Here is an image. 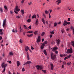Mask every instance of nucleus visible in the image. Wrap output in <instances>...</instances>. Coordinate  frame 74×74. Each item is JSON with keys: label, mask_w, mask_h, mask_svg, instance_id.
<instances>
[{"label": "nucleus", "mask_w": 74, "mask_h": 74, "mask_svg": "<svg viewBox=\"0 0 74 74\" xmlns=\"http://www.w3.org/2000/svg\"><path fill=\"white\" fill-rule=\"evenodd\" d=\"M63 25L64 26H65L67 25V21H64V23H63Z\"/></svg>", "instance_id": "nucleus-14"}, {"label": "nucleus", "mask_w": 74, "mask_h": 74, "mask_svg": "<svg viewBox=\"0 0 74 74\" xmlns=\"http://www.w3.org/2000/svg\"><path fill=\"white\" fill-rule=\"evenodd\" d=\"M43 16H44V17L45 18H47L46 17V16L45 15V14H43Z\"/></svg>", "instance_id": "nucleus-46"}, {"label": "nucleus", "mask_w": 74, "mask_h": 74, "mask_svg": "<svg viewBox=\"0 0 74 74\" xmlns=\"http://www.w3.org/2000/svg\"><path fill=\"white\" fill-rule=\"evenodd\" d=\"M52 34H51L50 35V38H52Z\"/></svg>", "instance_id": "nucleus-56"}, {"label": "nucleus", "mask_w": 74, "mask_h": 74, "mask_svg": "<svg viewBox=\"0 0 74 74\" xmlns=\"http://www.w3.org/2000/svg\"><path fill=\"white\" fill-rule=\"evenodd\" d=\"M32 27V26L31 25H30L29 27H28V29H31V28Z\"/></svg>", "instance_id": "nucleus-48"}, {"label": "nucleus", "mask_w": 74, "mask_h": 74, "mask_svg": "<svg viewBox=\"0 0 74 74\" xmlns=\"http://www.w3.org/2000/svg\"><path fill=\"white\" fill-rule=\"evenodd\" d=\"M6 23H3V27H4V26H5V25H6Z\"/></svg>", "instance_id": "nucleus-32"}, {"label": "nucleus", "mask_w": 74, "mask_h": 74, "mask_svg": "<svg viewBox=\"0 0 74 74\" xmlns=\"http://www.w3.org/2000/svg\"><path fill=\"white\" fill-rule=\"evenodd\" d=\"M17 66H19V65H20V62H19L18 61H17Z\"/></svg>", "instance_id": "nucleus-20"}, {"label": "nucleus", "mask_w": 74, "mask_h": 74, "mask_svg": "<svg viewBox=\"0 0 74 74\" xmlns=\"http://www.w3.org/2000/svg\"><path fill=\"white\" fill-rule=\"evenodd\" d=\"M35 24L36 25H38V19H36V22L35 23Z\"/></svg>", "instance_id": "nucleus-12"}, {"label": "nucleus", "mask_w": 74, "mask_h": 74, "mask_svg": "<svg viewBox=\"0 0 74 74\" xmlns=\"http://www.w3.org/2000/svg\"><path fill=\"white\" fill-rule=\"evenodd\" d=\"M56 43L58 45H59V44H60V40L59 39L57 40Z\"/></svg>", "instance_id": "nucleus-10"}, {"label": "nucleus", "mask_w": 74, "mask_h": 74, "mask_svg": "<svg viewBox=\"0 0 74 74\" xmlns=\"http://www.w3.org/2000/svg\"><path fill=\"white\" fill-rule=\"evenodd\" d=\"M68 59V58L67 57H65L64 60H66V59Z\"/></svg>", "instance_id": "nucleus-52"}, {"label": "nucleus", "mask_w": 74, "mask_h": 74, "mask_svg": "<svg viewBox=\"0 0 74 74\" xmlns=\"http://www.w3.org/2000/svg\"><path fill=\"white\" fill-rule=\"evenodd\" d=\"M67 65H68L69 66H70V64H71V62H68L67 63Z\"/></svg>", "instance_id": "nucleus-39"}, {"label": "nucleus", "mask_w": 74, "mask_h": 74, "mask_svg": "<svg viewBox=\"0 0 74 74\" xmlns=\"http://www.w3.org/2000/svg\"><path fill=\"white\" fill-rule=\"evenodd\" d=\"M66 23L67 25H70V23L69 22H67V21H66Z\"/></svg>", "instance_id": "nucleus-44"}, {"label": "nucleus", "mask_w": 74, "mask_h": 74, "mask_svg": "<svg viewBox=\"0 0 74 74\" xmlns=\"http://www.w3.org/2000/svg\"><path fill=\"white\" fill-rule=\"evenodd\" d=\"M73 53V50L72 48L71 47L70 49H68L67 50L66 53Z\"/></svg>", "instance_id": "nucleus-5"}, {"label": "nucleus", "mask_w": 74, "mask_h": 74, "mask_svg": "<svg viewBox=\"0 0 74 74\" xmlns=\"http://www.w3.org/2000/svg\"><path fill=\"white\" fill-rule=\"evenodd\" d=\"M19 30L20 32H22V27L21 26H20Z\"/></svg>", "instance_id": "nucleus-23"}, {"label": "nucleus", "mask_w": 74, "mask_h": 74, "mask_svg": "<svg viewBox=\"0 0 74 74\" xmlns=\"http://www.w3.org/2000/svg\"><path fill=\"white\" fill-rule=\"evenodd\" d=\"M68 58H70L71 57V55H70L67 56Z\"/></svg>", "instance_id": "nucleus-51"}, {"label": "nucleus", "mask_w": 74, "mask_h": 74, "mask_svg": "<svg viewBox=\"0 0 74 74\" xmlns=\"http://www.w3.org/2000/svg\"><path fill=\"white\" fill-rule=\"evenodd\" d=\"M30 63H32L31 61H27V62L23 64V66L27 65V64H30Z\"/></svg>", "instance_id": "nucleus-8"}, {"label": "nucleus", "mask_w": 74, "mask_h": 74, "mask_svg": "<svg viewBox=\"0 0 74 74\" xmlns=\"http://www.w3.org/2000/svg\"><path fill=\"white\" fill-rule=\"evenodd\" d=\"M36 68L37 70H42V66H40L38 65L36 66Z\"/></svg>", "instance_id": "nucleus-7"}, {"label": "nucleus", "mask_w": 74, "mask_h": 74, "mask_svg": "<svg viewBox=\"0 0 74 74\" xmlns=\"http://www.w3.org/2000/svg\"><path fill=\"white\" fill-rule=\"evenodd\" d=\"M49 18H51V16L50 15V14H49Z\"/></svg>", "instance_id": "nucleus-62"}, {"label": "nucleus", "mask_w": 74, "mask_h": 74, "mask_svg": "<svg viewBox=\"0 0 74 74\" xmlns=\"http://www.w3.org/2000/svg\"><path fill=\"white\" fill-rule=\"evenodd\" d=\"M40 42V36H39L38 37L37 40L36 41V42Z\"/></svg>", "instance_id": "nucleus-9"}, {"label": "nucleus", "mask_w": 74, "mask_h": 74, "mask_svg": "<svg viewBox=\"0 0 74 74\" xmlns=\"http://www.w3.org/2000/svg\"><path fill=\"white\" fill-rule=\"evenodd\" d=\"M68 21H70V18H68Z\"/></svg>", "instance_id": "nucleus-60"}, {"label": "nucleus", "mask_w": 74, "mask_h": 74, "mask_svg": "<svg viewBox=\"0 0 74 74\" xmlns=\"http://www.w3.org/2000/svg\"><path fill=\"white\" fill-rule=\"evenodd\" d=\"M38 33V31H36L34 32V34H35V35H37V34Z\"/></svg>", "instance_id": "nucleus-19"}, {"label": "nucleus", "mask_w": 74, "mask_h": 74, "mask_svg": "<svg viewBox=\"0 0 74 74\" xmlns=\"http://www.w3.org/2000/svg\"><path fill=\"white\" fill-rule=\"evenodd\" d=\"M25 0H22L21 1V3L22 4H23V3H24V2L25 1Z\"/></svg>", "instance_id": "nucleus-40"}, {"label": "nucleus", "mask_w": 74, "mask_h": 74, "mask_svg": "<svg viewBox=\"0 0 74 74\" xmlns=\"http://www.w3.org/2000/svg\"><path fill=\"white\" fill-rule=\"evenodd\" d=\"M50 65L51 67V70H53V64H51Z\"/></svg>", "instance_id": "nucleus-15"}, {"label": "nucleus", "mask_w": 74, "mask_h": 74, "mask_svg": "<svg viewBox=\"0 0 74 74\" xmlns=\"http://www.w3.org/2000/svg\"><path fill=\"white\" fill-rule=\"evenodd\" d=\"M51 58L52 60H55L56 58V55H54L53 53H51Z\"/></svg>", "instance_id": "nucleus-2"}, {"label": "nucleus", "mask_w": 74, "mask_h": 74, "mask_svg": "<svg viewBox=\"0 0 74 74\" xmlns=\"http://www.w3.org/2000/svg\"><path fill=\"white\" fill-rule=\"evenodd\" d=\"M61 3V1H58V2L57 3V4L58 5H59V4H60V3Z\"/></svg>", "instance_id": "nucleus-43"}, {"label": "nucleus", "mask_w": 74, "mask_h": 74, "mask_svg": "<svg viewBox=\"0 0 74 74\" xmlns=\"http://www.w3.org/2000/svg\"><path fill=\"white\" fill-rule=\"evenodd\" d=\"M58 49V47H55L53 48L52 49V51H53L54 52H55V53L56 54H58V51H56V50H57Z\"/></svg>", "instance_id": "nucleus-6"}, {"label": "nucleus", "mask_w": 74, "mask_h": 74, "mask_svg": "<svg viewBox=\"0 0 74 74\" xmlns=\"http://www.w3.org/2000/svg\"><path fill=\"white\" fill-rule=\"evenodd\" d=\"M29 49V48L28 46L26 47L25 48V50L26 51V52H27L28 51V50Z\"/></svg>", "instance_id": "nucleus-11"}, {"label": "nucleus", "mask_w": 74, "mask_h": 74, "mask_svg": "<svg viewBox=\"0 0 74 74\" xmlns=\"http://www.w3.org/2000/svg\"><path fill=\"white\" fill-rule=\"evenodd\" d=\"M62 0H58L56 1V3H58V1H61Z\"/></svg>", "instance_id": "nucleus-59"}, {"label": "nucleus", "mask_w": 74, "mask_h": 74, "mask_svg": "<svg viewBox=\"0 0 74 74\" xmlns=\"http://www.w3.org/2000/svg\"><path fill=\"white\" fill-rule=\"evenodd\" d=\"M2 40V37L1 36H0V40Z\"/></svg>", "instance_id": "nucleus-63"}, {"label": "nucleus", "mask_w": 74, "mask_h": 74, "mask_svg": "<svg viewBox=\"0 0 74 74\" xmlns=\"http://www.w3.org/2000/svg\"><path fill=\"white\" fill-rule=\"evenodd\" d=\"M19 42H21V43H22L23 42V41L22 40L20 39L19 40Z\"/></svg>", "instance_id": "nucleus-36"}, {"label": "nucleus", "mask_w": 74, "mask_h": 74, "mask_svg": "<svg viewBox=\"0 0 74 74\" xmlns=\"http://www.w3.org/2000/svg\"><path fill=\"white\" fill-rule=\"evenodd\" d=\"M0 11L1 12H3V8H0Z\"/></svg>", "instance_id": "nucleus-26"}, {"label": "nucleus", "mask_w": 74, "mask_h": 74, "mask_svg": "<svg viewBox=\"0 0 74 74\" xmlns=\"http://www.w3.org/2000/svg\"><path fill=\"white\" fill-rule=\"evenodd\" d=\"M0 34L2 35L3 34V32H0Z\"/></svg>", "instance_id": "nucleus-58"}, {"label": "nucleus", "mask_w": 74, "mask_h": 74, "mask_svg": "<svg viewBox=\"0 0 74 74\" xmlns=\"http://www.w3.org/2000/svg\"><path fill=\"white\" fill-rule=\"evenodd\" d=\"M42 71H43V72H44V73H46V70H42Z\"/></svg>", "instance_id": "nucleus-37"}, {"label": "nucleus", "mask_w": 74, "mask_h": 74, "mask_svg": "<svg viewBox=\"0 0 74 74\" xmlns=\"http://www.w3.org/2000/svg\"><path fill=\"white\" fill-rule=\"evenodd\" d=\"M61 22L60 21L58 23V25H60V24H61Z\"/></svg>", "instance_id": "nucleus-54"}, {"label": "nucleus", "mask_w": 74, "mask_h": 74, "mask_svg": "<svg viewBox=\"0 0 74 74\" xmlns=\"http://www.w3.org/2000/svg\"><path fill=\"white\" fill-rule=\"evenodd\" d=\"M62 68H64V65H62Z\"/></svg>", "instance_id": "nucleus-57"}, {"label": "nucleus", "mask_w": 74, "mask_h": 74, "mask_svg": "<svg viewBox=\"0 0 74 74\" xmlns=\"http://www.w3.org/2000/svg\"><path fill=\"white\" fill-rule=\"evenodd\" d=\"M33 34H30V35H27V36L28 37H32V36H33Z\"/></svg>", "instance_id": "nucleus-25"}, {"label": "nucleus", "mask_w": 74, "mask_h": 74, "mask_svg": "<svg viewBox=\"0 0 74 74\" xmlns=\"http://www.w3.org/2000/svg\"><path fill=\"white\" fill-rule=\"evenodd\" d=\"M4 8L6 10H7V6H4Z\"/></svg>", "instance_id": "nucleus-34"}, {"label": "nucleus", "mask_w": 74, "mask_h": 74, "mask_svg": "<svg viewBox=\"0 0 74 74\" xmlns=\"http://www.w3.org/2000/svg\"><path fill=\"white\" fill-rule=\"evenodd\" d=\"M50 33L51 34H54V32H53V31L50 32Z\"/></svg>", "instance_id": "nucleus-41"}, {"label": "nucleus", "mask_w": 74, "mask_h": 74, "mask_svg": "<svg viewBox=\"0 0 74 74\" xmlns=\"http://www.w3.org/2000/svg\"><path fill=\"white\" fill-rule=\"evenodd\" d=\"M24 27H25V29H28V28L27 27H26V26L24 25Z\"/></svg>", "instance_id": "nucleus-33"}, {"label": "nucleus", "mask_w": 74, "mask_h": 74, "mask_svg": "<svg viewBox=\"0 0 74 74\" xmlns=\"http://www.w3.org/2000/svg\"><path fill=\"white\" fill-rule=\"evenodd\" d=\"M43 52L45 55H47V51H46V50H44L43 51Z\"/></svg>", "instance_id": "nucleus-24"}, {"label": "nucleus", "mask_w": 74, "mask_h": 74, "mask_svg": "<svg viewBox=\"0 0 74 74\" xmlns=\"http://www.w3.org/2000/svg\"><path fill=\"white\" fill-rule=\"evenodd\" d=\"M63 64H64V65H66V62H63Z\"/></svg>", "instance_id": "nucleus-64"}, {"label": "nucleus", "mask_w": 74, "mask_h": 74, "mask_svg": "<svg viewBox=\"0 0 74 74\" xmlns=\"http://www.w3.org/2000/svg\"><path fill=\"white\" fill-rule=\"evenodd\" d=\"M15 10L14 11V12L15 13V14H18V12L20 11V9L19 8L18 6H16L15 8Z\"/></svg>", "instance_id": "nucleus-3"}, {"label": "nucleus", "mask_w": 74, "mask_h": 74, "mask_svg": "<svg viewBox=\"0 0 74 74\" xmlns=\"http://www.w3.org/2000/svg\"><path fill=\"white\" fill-rule=\"evenodd\" d=\"M47 42H47V41H46L42 43V45L41 47H40V48L41 49H43V48H44V47L45 45V44H47Z\"/></svg>", "instance_id": "nucleus-4"}, {"label": "nucleus", "mask_w": 74, "mask_h": 74, "mask_svg": "<svg viewBox=\"0 0 74 74\" xmlns=\"http://www.w3.org/2000/svg\"><path fill=\"white\" fill-rule=\"evenodd\" d=\"M27 57L28 59V60H29L30 59V58H29V53L28 52L27 53Z\"/></svg>", "instance_id": "nucleus-13"}, {"label": "nucleus", "mask_w": 74, "mask_h": 74, "mask_svg": "<svg viewBox=\"0 0 74 74\" xmlns=\"http://www.w3.org/2000/svg\"><path fill=\"white\" fill-rule=\"evenodd\" d=\"M22 71H25V68H23Z\"/></svg>", "instance_id": "nucleus-49"}, {"label": "nucleus", "mask_w": 74, "mask_h": 74, "mask_svg": "<svg viewBox=\"0 0 74 74\" xmlns=\"http://www.w3.org/2000/svg\"><path fill=\"white\" fill-rule=\"evenodd\" d=\"M45 34V32H42L41 35V36H44Z\"/></svg>", "instance_id": "nucleus-27"}, {"label": "nucleus", "mask_w": 74, "mask_h": 74, "mask_svg": "<svg viewBox=\"0 0 74 74\" xmlns=\"http://www.w3.org/2000/svg\"><path fill=\"white\" fill-rule=\"evenodd\" d=\"M13 53L12 52H10L9 54L10 55H13Z\"/></svg>", "instance_id": "nucleus-30"}, {"label": "nucleus", "mask_w": 74, "mask_h": 74, "mask_svg": "<svg viewBox=\"0 0 74 74\" xmlns=\"http://www.w3.org/2000/svg\"><path fill=\"white\" fill-rule=\"evenodd\" d=\"M60 56L61 58H62V57H63V55L60 54Z\"/></svg>", "instance_id": "nucleus-45"}, {"label": "nucleus", "mask_w": 74, "mask_h": 74, "mask_svg": "<svg viewBox=\"0 0 74 74\" xmlns=\"http://www.w3.org/2000/svg\"><path fill=\"white\" fill-rule=\"evenodd\" d=\"M32 19H34V18H35V19H36V14L32 16Z\"/></svg>", "instance_id": "nucleus-16"}, {"label": "nucleus", "mask_w": 74, "mask_h": 74, "mask_svg": "<svg viewBox=\"0 0 74 74\" xmlns=\"http://www.w3.org/2000/svg\"><path fill=\"white\" fill-rule=\"evenodd\" d=\"M42 22H43V24H44V25L45 24V20H44V18H42Z\"/></svg>", "instance_id": "nucleus-17"}, {"label": "nucleus", "mask_w": 74, "mask_h": 74, "mask_svg": "<svg viewBox=\"0 0 74 74\" xmlns=\"http://www.w3.org/2000/svg\"><path fill=\"white\" fill-rule=\"evenodd\" d=\"M31 4H32V2H31L30 3H28V4L29 5H30Z\"/></svg>", "instance_id": "nucleus-55"}, {"label": "nucleus", "mask_w": 74, "mask_h": 74, "mask_svg": "<svg viewBox=\"0 0 74 74\" xmlns=\"http://www.w3.org/2000/svg\"><path fill=\"white\" fill-rule=\"evenodd\" d=\"M17 32H18V29H15L14 30V33Z\"/></svg>", "instance_id": "nucleus-42"}, {"label": "nucleus", "mask_w": 74, "mask_h": 74, "mask_svg": "<svg viewBox=\"0 0 74 74\" xmlns=\"http://www.w3.org/2000/svg\"><path fill=\"white\" fill-rule=\"evenodd\" d=\"M45 14H48L49 12H48V11H47V10H46L45 11Z\"/></svg>", "instance_id": "nucleus-35"}, {"label": "nucleus", "mask_w": 74, "mask_h": 74, "mask_svg": "<svg viewBox=\"0 0 74 74\" xmlns=\"http://www.w3.org/2000/svg\"><path fill=\"white\" fill-rule=\"evenodd\" d=\"M71 45L74 47V42L73 41H72L71 42Z\"/></svg>", "instance_id": "nucleus-18"}, {"label": "nucleus", "mask_w": 74, "mask_h": 74, "mask_svg": "<svg viewBox=\"0 0 74 74\" xmlns=\"http://www.w3.org/2000/svg\"><path fill=\"white\" fill-rule=\"evenodd\" d=\"M0 32H3V30L2 29H0Z\"/></svg>", "instance_id": "nucleus-61"}, {"label": "nucleus", "mask_w": 74, "mask_h": 74, "mask_svg": "<svg viewBox=\"0 0 74 74\" xmlns=\"http://www.w3.org/2000/svg\"><path fill=\"white\" fill-rule=\"evenodd\" d=\"M21 14L22 15H23L24 14V10H21Z\"/></svg>", "instance_id": "nucleus-21"}, {"label": "nucleus", "mask_w": 74, "mask_h": 74, "mask_svg": "<svg viewBox=\"0 0 74 74\" xmlns=\"http://www.w3.org/2000/svg\"><path fill=\"white\" fill-rule=\"evenodd\" d=\"M30 22H31V19L29 18L27 20V22L29 23Z\"/></svg>", "instance_id": "nucleus-29"}, {"label": "nucleus", "mask_w": 74, "mask_h": 74, "mask_svg": "<svg viewBox=\"0 0 74 74\" xmlns=\"http://www.w3.org/2000/svg\"><path fill=\"white\" fill-rule=\"evenodd\" d=\"M31 49L32 50H33V49H34V48L33 47V46H31Z\"/></svg>", "instance_id": "nucleus-53"}, {"label": "nucleus", "mask_w": 74, "mask_h": 74, "mask_svg": "<svg viewBox=\"0 0 74 74\" xmlns=\"http://www.w3.org/2000/svg\"><path fill=\"white\" fill-rule=\"evenodd\" d=\"M3 23H6V20L5 19L4 20Z\"/></svg>", "instance_id": "nucleus-47"}, {"label": "nucleus", "mask_w": 74, "mask_h": 74, "mask_svg": "<svg viewBox=\"0 0 74 74\" xmlns=\"http://www.w3.org/2000/svg\"><path fill=\"white\" fill-rule=\"evenodd\" d=\"M61 32L62 33H64V29H62L61 30Z\"/></svg>", "instance_id": "nucleus-31"}, {"label": "nucleus", "mask_w": 74, "mask_h": 74, "mask_svg": "<svg viewBox=\"0 0 74 74\" xmlns=\"http://www.w3.org/2000/svg\"><path fill=\"white\" fill-rule=\"evenodd\" d=\"M57 26V23H54V27H56Z\"/></svg>", "instance_id": "nucleus-28"}, {"label": "nucleus", "mask_w": 74, "mask_h": 74, "mask_svg": "<svg viewBox=\"0 0 74 74\" xmlns=\"http://www.w3.org/2000/svg\"><path fill=\"white\" fill-rule=\"evenodd\" d=\"M71 29H72L73 32V34H74V28L72 26L71 27Z\"/></svg>", "instance_id": "nucleus-22"}, {"label": "nucleus", "mask_w": 74, "mask_h": 74, "mask_svg": "<svg viewBox=\"0 0 74 74\" xmlns=\"http://www.w3.org/2000/svg\"><path fill=\"white\" fill-rule=\"evenodd\" d=\"M5 64L4 62H3L1 64V66H2V68H3V70L2 71V73H3V72H4L5 71V68L7 66L8 64Z\"/></svg>", "instance_id": "nucleus-1"}, {"label": "nucleus", "mask_w": 74, "mask_h": 74, "mask_svg": "<svg viewBox=\"0 0 74 74\" xmlns=\"http://www.w3.org/2000/svg\"><path fill=\"white\" fill-rule=\"evenodd\" d=\"M8 74H12L11 73V72H10V71H8ZM13 74H15V73L14 72Z\"/></svg>", "instance_id": "nucleus-38"}, {"label": "nucleus", "mask_w": 74, "mask_h": 74, "mask_svg": "<svg viewBox=\"0 0 74 74\" xmlns=\"http://www.w3.org/2000/svg\"><path fill=\"white\" fill-rule=\"evenodd\" d=\"M16 16L17 18H21V17H20V16Z\"/></svg>", "instance_id": "nucleus-50"}]
</instances>
